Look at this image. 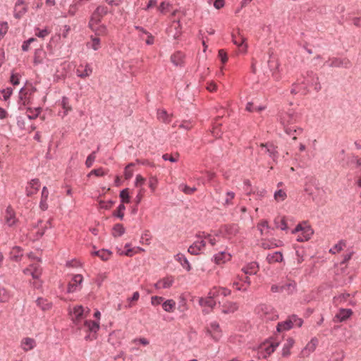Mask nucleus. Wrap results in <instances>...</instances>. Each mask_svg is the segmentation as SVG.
Listing matches in <instances>:
<instances>
[{
  "label": "nucleus",
  "instance_id": "1",
  "mask_svg": "<svg viewBox=\"0 0 361 361\" xmlns=\"http://www.w3.org/2000/svg\"><path fill=\"white\" fill-rule=\"evenodd\" d=\"M299 118V115L293 111H286L281 114V123L283 125L286 134L292 135L293 133L301 134L302 133L303 130L302 128L291 126L292 124L298 122Z\"/></svg>",
  "mask_w": 361,
  "mask_h": 361
},
{
  "label": "nucleus",
  "instance_id": "2",
  "mask_svg": "<svg viewBox=\"0 0 361 361\" xmlns=\"http://www.w3.org/2000/svg\"><path fill=\"white\" fill-rule=\"evenodd\" d=\"M293 233H298L297 240L299 242L307 241L313 234V230L310 226H302L301 224L297 226L292 231Z\"/></svg>",
  "mask_w": 361,
  "mask_h": 361
},
{
  "label": "nucleus",
  "instance_id": "3",
  "mask_svg": "<svg viewBox=\"0 0 361 361\" xmlns=\"http://www.w3.org/2000/svg\"><path fill=\"white\" fill-rule=\"evenodd\" d=\"M256 312L260 317L266 320H274L277 317L274 309L265 304H262L257 307Z\"/></svg>",
  "mask_w": 361,
  "mask_h": 361
},
{
  "label": "nucleus",
  "instance_id": "4",
  "mask_svg": "<svg viewBox=\"0 0 361 361\" xmlns=\"http://www.w3.org/2000/svg\"><path fill=\"white\" fill-rule=\"evenodd\" d=\"M207 334L210 336L215 341H218L222 336L219 324L216 322H211L207 327Z\"/></svg>",
  "mask_w": 361,
  "mask_h": 361
},
{
  "label": "nucleus",
  "instance_id": "5",
  "mask_svg": "<svg viewBox=\"0 0 361 361\" xmlns=\"http://www.w3.org/2000/svg\"><path fill=\"white\" fill-rule=\"evenodd\" d=\"M276 147L270 142L260 145V152L262 153L267 154L274 161L278 157V152Z\"/></svg>",
  "mask_w": 361,
  "mask_h": 361
},
{
  "label": "nucleus",
  "instance_id": "6",
  "mask_svg": "<svg viewBox=\"0 0 361 361\" xmlns=\"http://www.w3.org/2000/svg\"><path fill=\"white\" fill-rule=\"evenodd\" d=\"M319 341L317 338H312L306 346L301 350L300 356L302 357H308L310 353H313L317 346Z\"/></svg>",
  "mask_w": 361,
  "mask_h": 361
},
{
  "label": "nucleus",
  "instance_id": "7",
  "mask_svg": "<svg viewBox=\"0 0 361 361\" xmlns=\"http://www.w3.org/2000/svg\"><path fill=\"white\" fill-rule=\"evenodd\" d=\"M70 314L72 317L73 322L75 324H78L80 321L86 317V315H85L84 308L82 305L75 306L73 310L70 312Z\"/></svg>",
  "mask_w": 361,
  "mask_h": 361
},
{
  "label": "nucleus",
  "instance_id": "8",
  "mask_svg": "<svg viewBox=\"0 0 361 361\" xmlns=\"http://www.w3.org/2000/svg\"><path fill=\"white\" fill-rule=\"evenodd\" d=\"M27 11V5L25 0H18L14 7V17L17 19L20 18Z\"/></svg>",
  "mask_w": 361,
  "mask_h": 361
},
{
  "label": "nucleus",
  "instance_id": "9",
  "mask_svg": "<svg viewBox=\"0 0 361 361\" xmlns=\"http://www.w3.org/2000/svg\"><path fill=\"white\" fill-rule=\"evenodd\" d=\"M216 290H210L209 294H208V298L204 299V298H200V300H199V303L201 306H206V307H209L210 308H214V306L216 305V302L215 300H214V298L215 297H216Z\"/></svg>",
  "mask_w": 361,
  "mask_h": 361
},
{
  "label": "nucleus",
  "instance_id": "10",
  "mask_svg": "<svg viewBox=\"0 0 361 361\" xmlns=\"http://www.w3.org/2000/svg\"><path fill=\"white\" fill-rule=\"evenodd\" d=\"M353 312L350 309H340L334 318L335 322H342L348 319Z\"/></svg>",
  "mask_w": 361,
  "mask_h": 361
},
{
  "label": "nucleus",
  "instance_id": "11",
  "mask_svg": "<svg viewBox=\"0 0 361 361\" xmlns=\"http://www.w3.org/2000/svg\"><path fill=\"white\" fill-rule=\"evenodd\" d=\"M82 276L80 274H76L75 275L72 281L69 283L68 286V293H73L77 290L78 286H80L81 283L82 282Z\"/></svg>",
  "mask_w": 361,
  "mask_h": 361
},
{
  "label": "nucleus",
  "instance_id": "12",
  "mask_svg": "<svg viewBox=\"0 0 361 361\" xmlns=\"http://www.w3.org/2000/svg\"><path fill=\"white\" fill-rule=\"evenodd\" d=\"M242 271L246 275H254L259 271V265L256 262H252L244 267Z\"/></svg>",
  "mask_w": 361,
  "mask_h": 361
},
{
  "label": "nucleus",
  "instance_id": "13",
  "mask_svg": "<svg viewBox=\"0 0 361 361\" xmlns=\"http://www.w3.org/2000/svg\"><path fill=\"white\" fill-rule=\"evenodd\" d=\"M40 187V183L38 179H32L29 186L26 188V194L27 196H32L35 194Z\"/></svg>",
  "mask_w": 361,
  "mask_h": 361
},
{
  "label": "nucleus",
  "instance_id": "14",
  "mask_svg": "<svg viewBox=\"0 0 361 361\" xmlns=\"http://www.w3.org/2000/svg\"><path fill=\"white\" fill-rule=\"evenodd\" d=\"M5 219L9 226H12L16 222L15 212L10 206L6 210Z\"/></svg>",
  "mask_w": 361,
  "mask_h": 361
},
{
  "label": "nucleus",
  "instance_id": "15",
  "mask_svg": "<svg viewBox=\"0 0 361 361\" xmlns=\"http://www.w3.org/2000/svg\"><path fill=\"white\" fill-rule=\"evenodd\" d=\"M283 259V257L282 253L278 251L268 254L267 256V260L269 264L281 262Z\"/></svg>",
  "mask_w": 361,
  "mask_h": 361
},
{
  "label": "nucleus",
  "instance_id": "16",
  "mask_svg": "<svg viewBox=\"0 0 361 361\" xmlns=\"http://www.w3.org/2000/svg\"><path fill=\"white\" fill-rule=\"evenodd\" d=\"M48 196H49V191H48L47 187L44 186L42 188L41 201L39 203V207L43 211L47 210L48 208V204L47 203Z\"/></svg>",
  "mask_w": 361,
  "mask_h": 361
},
{
  "label": "nucleus",
  "instance_id": "17",
  "mask_svg": "<svg viewBox=\"0 0 361 361\" xmlns=\"http://www.w3.org/2000/svg\"><path fill=\"white\" fill-rule=\"evenodd\" d=\"M184 54L180 51H176L171 56V61L176 66H183Z\"/></svg>",
  "mask_w": 361,
  "mask_h": 361
},
{
  "label": "nucleus",
  "instance_id": "18",
  "mask_svg": "<svg viewBox=\"0 0 361 361\" xmlns=\"http://www.w3.org/2000/svg\"><path fill=\"white\" fill-rule=\"evenodd\" d=\"M238 308L236 302H226L223 305L222 312L224 314L233 313Z\"/></svg>",
  "mask_w": 361,
  "mask_h": 361
},
{
  "label": "nucleus",
  "instance_id": "19",
  "mask_svg": "<svg viewBox=\"0 0 361 361\" xmlns=\"http://www.w3.org/2000/svg\"><path fill=\"white\" fill-rule=\"evenodd\" d=\"M35 345V341L31 338H25L21 342V347L25 351L33 349Z\"/></svg>",
  "mask_w": 361,
  "mask_h": 361
},
{
  "label": "nucleus",
  "instance_id": "20",
  "mask_svg": "<svg viewBox=\"0 0 361 361\" xmlns=\"http://www.w3.org/2000/svg\"><path fill=\"white\" fill-rule=\"evenodd\" d=\"M23 256V252L20 247L16 246L13 247L10 252V259L13 261L18 262Z\"/></svg>",
  "mask_w": 361,
  "mask_h": 361
},
{
  "label": "nucleus",
  "instance_id": "21",
  "mask_svg": "<svg viewBox=\"0 0 361 361\" xmlns=\"http://www.w3.org/2000/svg\"><path fill=\"white\" fill-rule=\"evenodd\" d=\"M294 343L295 341L292 338H288L286 339V343H284L282 349V355L283 357H287L290 355V350L293 346Z\"/></svg>",
  "mask_w": 361,
  "mask_h": 361
},
{
  "label": "nucleus",
  "instance_id": "22",
  "mask_svg": "<svg viewBox=\"0 0 361 361\" xmlns=\"http://www.w3.org/2000/svg\"><path fill=\"white\" fill-rule=\"evenodd\" d=\"M176 260L179 262L182 267L186 269L188 271H190L191 269L190 264L185 257V256L182 253H178L175 256Z\"/></svg>",
  "mask_w": 361,
  "mask_h": 361
},
{
  "label": "nucleus",
  "instance_id": "23",
  "mask_svg": "<svg viewBox=\"0 0 361 361\" xmlns=\"http://www.w3.org/2000/svg\"><path fill=\"white\" fill-rule=\"evenodd\" d=\"M214 261L217 264H220L224 263L226 261H228L231 258V255L228 253L225 252H220L216 254L214 257Z\"/></svg>",
  "mask_w": 361,
  "mask_h": 361
},
{
  "label": "nucleus",
  "instance_id": "24",
  "mask_svg": "<svg viewBox=\"0 0 361 361\" xmlns=\"http://www.w3.org/2000/svg\"><path fill=\"white\" fill-rule=\"evenodd\" d=\"M37 305L43 311L51 308V303L49 302L47 299L39 298L36 300Z\"/></svg>",
  "mask_w": 361,
  "mask_h": 361
},
{
  "label": "nucleus",
  "instance_id": "25",
  "mask_svg": "<svg viewBox=\"0 0 361 361\" xmlns=\"http://www.w3.org/2000/svg\"><path fill=\"white\" fill-rule=\"evenodd\" d=\"M92 255H97L100 257L103 261H106L109 259L111 252L108 250L102 249L101 250L94 251Z\"/></svg>",
  "mask_w": 361,
  "mask_h": 361
},
{
  "label": "nucleus",
  "instance_id": "26",
  "mask_svg": "<svg viewBox=\"0 0 361 361\" xmlns=\"http://www.w3.org/2000/svg\"><path fill=\"white\" fill-rule=\"evenodd\" d=\"M84 326L92 332H97L99 329V322L92 320H86L84 322Z\"/></svg>",
  "mask_w": 361,
  "mask_h": 361
},
{
  "label": "nucleus",
  "instance_id": "27",
  "mask_svg": "<svg viewBox=\"0 0 361 361\" xmlns=\"http://www.w3.org/2000/svg\"><path fill=\"white\" fill-rule=\"evenodd\" d=\"M291 322V320H289L288 319H287L286 321L283 322H279L276 326L277 331L281 332L283 331L290 329L291 328H293Z\"/></svg>",
  "mask_w": 361,
  "mask_h": 361
},
{
  "label": "nucleus",
  "instance_id": "28",
  "mask_svg": "<svg viewBox=\"0 0 361 361\" xmlns=\"http://www.w3.org/2000/svg\"><path fill=\"white\" fill-rule=\"evenodd\" d=\"M175 306L176 302L172 299L167 300L162 304L163 309L167 312H173L175 310Z\"/></svg>",
  "mask_w": 361,
  "mask_h": 361
},
{
  "label": "nucleus",
  "instance_id": "29",
  "mask_svg": "<svg viewBox=\"0 0 361 361\" xmlns=\"http://www.w3.org/2000/svg\"><path fill=\"white\" fill-rule=\"evenodd\" d=\"M296 288V283L295 281H291L288 283H286L281 286V289L283 291H286L288 294H292L295 290Z\"/></svg>",
  "mask_w": 361,
  "mask_h": 361
},
{
  "label": "nucleus",
  "instance_id": "30",
  "mask_svg": "<svg viewBox=\"0 0 361 361\" xmlns=\"http://www.w3.org/2000/svg\"><path fill=\"white\" fill-rule=\"evenodd\" d=\"M286 197H287V194L282 189H279L274 192V198L278 202L285 200Z\"/></svg>",
  "mask_w": 361,
  "mask_h": 361
},
{
  "label": "nucleus",
  "instance_id": "31",
  "mask_svg": "<svg viewBox=\"0 0 361 361\" xmlns=\"http://www.w3.org/2000/svg\"><path fill=\"white\" fill-rule=\"evenodd\" d=\"M125 233V228L121 224H116L113 228V235L114 237H118L122 235Z\"/></svg>",
  "mask_w": 361,
  "mask_h": 361
},
{
  "label": "nucleus",
  "instance_id": "32",
  "mask_svg": "<svg viewBox=\"0 0 361 361\" xmlns=\"http://www.w3.org/2000/svg\"><path fill=\"white\" fill-rule=\"evenodd\" d=\"M278 346H279L278 342H272L270 344H269L268 345H264V347L263 349L265 350L266 355H264L263 356L267 357V355H271L273 352H274V350H276V348Z\"/></svg>",
  "mask_w": 361,
  "mask_h": 361
},
{
  "label": "nucleus",
  "instance_id": "33",
  "mask_svg": "<svg viewBox=\"0 0 361 361\" xmlns=\"http://www.w3.org/2000/svg\"><path fill=\"white\" fill-rule=\"evenodd\" d=\"M102 18V16L94 11L89 22V26L91 29L94 30V26L101 21Z\"/></svg>",
  "mask_w": 361,
  "mask_h": 361
},
{
  "label": "nucleus",
  "instance_id": "34",
  "mask_svg": "<svg viewBox=\"0 0 361 361\" xmlns=\"http://www.w3.org/2000/svg\"><path fill=\"white\" fill-rule=\"evenodd\" d=\"M274 223L276 225V227L278 228H280L281 230L286 231L288 229V226L286 221L284 217L279 219L276 218L274 220Z\"/></svg>",
  "mask_w": 361,
  "mask_h": 361
},
{
  "label": "nucleus",
  "instance_id": "35",
  "mask_svg": "<svg viewBox=\"0 0 361 361\" xmlns=\"http://www.w3.org/2000/svg\"><path fill=\"white\" fill-rule=\"evenodd\" d=\"M40 112H41V109L40 108H36L34 110H32V109L29 108V109H27V110L26 111L27 117L30 120L35 119L39 116Z\"/></svg>",
  "mask_w": 361,
  "mask_h": 361
},
{
  "label": "nucleus",
  "instance_id": "36",
  "mask_svg": "<svg viewBox=\"0 0 361 361\" xmlns=\"http://www.w3.org/2000/svg\"><path fill=\"white\" fill-rule=\"evenodd\" d=\"M92 72V68L89 65H86L85 69L81 72L80 69H77V75L81 78L88 77Z\"/></svg>",
  "mask_w": 361,
  "mask_h": 361
},
{
  "label": "nucleus",
  "instance_id": "37",
  "mask_svg": "<svg viewBox=\"0 0 361 361\" xmlns=\"http://www.w3.org/2000/svg\"><path fill=\"white\" fill-rule=\"evenodd\" d=\"M30 267L32 269V277L33 279H39L42 274V269L40 266L38 264H31Z\"/></svg>",
  "mask_w": 361,
  "mask_h": 361
},
{
  "label": "nucleus",
  "instance_id": "38",
  "mask_svg": "<svg viewBox=\"0 0 361 361\" xmlns=\"http://www.w3.org/2000/svg\"><path fill=\"white\" fill-rule=\"evenodd\" d=\"M87 47L94 50H98L100 48V39L96 37H91V42L87 43Z\"/></svg>",
  "mask_w": 361,
  "mask_h": 361
},
{
  "label": "nucleus",
  "instance_id": "39",
  "mask_svg": "<svg viewBox=\"0 0 361 361\" xmlns=\"http://www.w3.org/2000/svg\"><path fill=\"white\" fill-rule=\"evenodd\" d=\"M343 62L339 59H332L330 61H326L324 63L325 66H328L329 67H340L343 65Z\"/></svg>",
  "mask_w": 361,
  "mask_h": 361
},
{
  "label": "nucleus",
  "instance_id": "40",
  "mask_svg": "<svg viewBox=\"0 0 361 361\" xmlns=\"http://www.w3.org/2000/svg\"><path fill=\"white\" fill-rule=\"evenodd\" d=\"M289 320H291L292 326L300 327L302 325L303 321L301 318L298 317L296 315L293 314L288 317Z\"/></svg>",
  "mask_w": 361,
  "mask_h": 361
},
{
  "label": "nucleus",
  "instance_id": "41",
  "mask_svg": "<svg viewBox=\"0 0 361 361\" xmlns=\"http://www.w3.org/2000/svg\"><path fill=\"white\" fill-rule=\"evenodd\" d=\"M9 298L8 292L4 287L0 286V302H6L8 301Z\"/></svg>",
  "mask_w": 361,
  "mask_h": 361
},
{
  "label": "nucleus",
  "instance_id": "42",
  "mask_svg": "<svg viewBox=\"0 0 361 361\" xmlns=\"http://www.w3.org/2000/svg\"><path fill=\"white\" fill-rule=\"evenodd\" d=\"M126 209V207L123 204H120L116 210L113 213V215L117 216L120 219H123L124 216L123 211Z\"/></svg>",
  "mask_w": 361,
  "mask_h": 361
},
{
  "label": "nucleus",
  "instance_id": "43",
  "mask_svg": "<svg viewBox=\"0 0 361 361\" xmlns=\"http://www.w3.org/2000/svg\"><path fill=\"white\" fill-rule=\"evenodd\" d=\"M120 197L121 199V204L128 203L130 202V196L128 189L126 188L120 192Z\"/></svg>",
  "mask_w": 361,
  "mask_h": 361
},
{
  "label": "nucleus",
  "instance_id": "44",
  "mask_svg": "<svg viewBox=\"0 0 361 361\" xmlns=\"http://www.w3.org/2000/svg\"><path fill=\"white\" fill-rule=\"evenodd\" d=\"M135 165V163L133 162H131L130 164H128L126 168H125V171H124V176H125V178L126 179H130L132 178L133 175V171L130 169L131 167L134 166Z\"/></svg>",
  "mask_w": 361,
  "mask_h": 361
},
{
  "label": "nucleus",
  "instance_id": "45",
  "mask_svg": "<svg viewBox=\"0 0 361 361\" xmlns=\"http://www.w3.org/2000/svg\"><path fill=\"white\" fill-rule=\"evenodd\" d=\"M159 281L163 288H169L173 283V279L172 277H166Z\"/></svg>",
  "mask_w": 361,
  "mask_h": 361
},
{
  "label": "nucleus",
  "instance_id": "46",
  "mask_svg": "<svg viewBox=\"0 0 361 361\" xmlns=\"http://www.w3.org/2000/svg\"><path fill=\"white\" fill-rule=\"evenodd\" d=\"M197 237L198 238H204V240L207 239L212 246L217 242L215 238L212 237L210 234H204V233H203L202 235H197Z\"/></svg>",
  "mask_w": 361,
  "mask_h": 361
},
{
  "label": "nucleus",
  "instance_id": "47",
  "mask_svg": "<svg viewBox=\"0 0 361 361\" xmlns=\"http://www.w3.org/2000/svg\"><path fill=\"white\" fill-rule=\"evenodd\" d=\"M232 38L233 43L237 46L243 45L245 41V38L241 36L240 34H238V35L233 34L232 35Z\"/></svg>",
  "mask_w": 361,
  "mask_h": 361
},
{
  "label": "nucleus",
  "instance_id": "48",
  "mask_svg": "<svg viewBox=\"0 0 361 361\" xmlns=\"http://www.w3.org/2000/svg\"><path fill=\"white\" fill-rule=\"evenodd\" d=\"M212 290H216V296L219 295L227 296L231 294V290L225 288H214Z\"/></svg>",
  "mask_w": 361,
  "mask_h": 361
},
{
  "label": "nucleus",
  "instance_id": "49",
  "mask_svg": "<svg viewBox=\"0 0 361 361\" xmlns=\"http://www.w3.org/2000/svg\"><path fill=\"white\" fill-rule=\"evenodd\" d=\"M96 159V152H92L87 158L85 161V165L87 168H90L92 166L94 160Z\"/></svg>",
  "mask_w": 361,
  "mask_h": 361
},
{
  "label": "nucleus",
  "instance_id": "50",
  "mask_svg": "<svg viewBox=\"0 0 361 361\" xmlns=\"http://www.w3.org/2000/svg\"><path fill=\"white\" fill-rule=\"evenodd\" d=\"M180 189L185 194L187 195H191L197 189L196 188L193 187V188H190L186 185H180L179 186Z\"/></svg>",
  "mask_w": 361,
  "mask_h": 361
},
{
  "label": "nucleus",
  "instance_id": "51",
  "mask_svg": "<svg viewBox=\"0 0 361 361\" xmlns=\"http://www.w3.org/2000/svg\"><path fill=\"white\" fill-rule=\"evenodd\" d=\"M8 25L6 22L0 23V38L3 37L7 32Z\"/></svg>",
  "mask_w": 361,
  "mask_h": 361
},
{
  "label": "nucleus",
  "instance_id": "52",
  "mask_svg": "<svg viewBox=\"0 0 361 361\" xmlns=\"http://www.w3.org/2000/svg\"><path fill=\"white\" fill-rule=\"evenodd\" d=\"M193 126L191 121H183L179 126L180 128H183L186 130H190Z\"/></svg>",
  "mask_w": 361,
  "mask_h": 361
},
{
  "label": "nucleus",
  "instance_id": "53",
  "mask_svg": "<svg viewBox=\"0 0 361 361\" xmlns=\"http://www.w3.org/2000/svg\"><path fill=\"white\" fill-rule=\"evenodd\" d=\"M3 94L4 99L7 101L13 93V89L11 87H7L1 90Z\"/></svg>",
  "mask_w": 361,
  "mask_h": 361
},
{
  "label": "nucleus",
  "instance_id": "54",
  "mask_svg": "<svg viewBox=\"0 0 361 361\" xmlns=\"http://www.w3.org/2000/svg\"><path fill=\"white\" fill-rule=\"evenodd\" d=\"M107 276L106 273H99L95 280L98 286H101L103 281L106 279Z\"/></svg>",
  "mask_w": 361,
  "mask_h": 361
},
{
  "label": "nucleus",
  "instance_id": "55",
  "mask_svg": "<svg viewBox=\"0 0 361 361\" xmlns=\"http://www.w3.org/2000/svg\"><path fill=\"white\" fill-rule=\"evenodd\" d=\"M114 204V202L112 201V200H109L107 202H105V201H102L101 200L99 202V206L101 208H103V209H110L112 205Z\"/></svg>",
  "mask_w": 361,
  "mask_h": 361
},
{
  "label": "nucleus",
  "instance_id": "56",
  "mask_svg": "<svg viewBox=\"0 0 361 361\" xmlns=\"http://www.w3.org/2000/svg\"><path fill=\"white\" fill-rule=\"evenodd\" d=\"M100 16L103 17L108 13V8L106 6H99L94 11Z\"/></svg>",
  "mask_w": 361,
  "mask_h": 361
},
{
  "label": "nucleus",
  "instance_id": "57",
  "mask_svg": "<svg viewBox=\"0 0 361 361\" xmlns=\"http://www.w3.org/2000/svg\"><path fill=\"white\" fill-rule=\"evenodd\" d=\"M157 116L159 120H161L164 122L167 121L168 114L165 110L158 111Z\"/></svg>",
  "mask_w": 361,
  "mask_h": 361
},
{
  "label": "nucleus",
  "instance_id": "58",
  "mask_svg": "<svg viewBox=\"0 0 361 361\" xmlns=\"http://www.w3.org/2000/svg\"><path fill=\"white\" fill-rule=\"evenodd\" d=\"M92 174L95 175L96 176H103L106 173L104 171L102 168H99V169H93L92 171H91V172L88 174V176H90Z\"/></svg>",
  "mask_w": 361,
  "mask_h": 361
},
{
  "label": "nucleus",
  "instance_id": "59",
  "mask_svg": "<svg viewBox=\"0 0 361 361\" xmlns=\"http://www.w3.org/2000/svg\"><path fill=\"white\" fill-rule=\"evenodd\" d=\"M200 240H197V241L194 242L193 244H194V245L197 246V248L200 252L202 250V249L205 247L206 242L204 238H200Z\"/></svg>",
  "mask_w": 361,
  "mask_h": 361
},
{
  "label": "nucleus",
  "instance_id": "60",
  "mask_svg": "<svg viewBox=\"0 0 361 361\" xmlns=\"http://www.w3.org/2000/svg\"><path fill=\"white\" fill-rule=\"evenodd\" d=\"M235 197V193L233 192H228L226 193V197L225 199V202H224V204L225 205H229L231 204V200L234 198Z\"/></svg>",
  "mask_w": 361,
  "mask_h": 361
},
{
  "label": "nucleus",
  "instance_id": "61",
  "mask_svg": "<svg viewBox=\"0 0 361 361\" xmlns=\"http://www.w3.org/2000/svg\"><path fill=\"white\" fill-rule=\"evenodd\" d=\"M164 300V298L160 296H152L151 298V303L152 305H157L161 304Z\"/></svg>",
  "mask_w": 361,
  "mask_h": 361
},
{
  "label": "nucleus",
  "instance_id": "62",
  "mask_svg": "<svg viewBox=\"0 0 361 361\" xmlns=\"http://www.w3.org/2000/svg\"><path fill=\"white\" fill-rule=\"evenodd\" d=\"M219 57L223 63H225L228 60L227 54L224 49L219 51Z\"/></svg>",
  "mask_w": 361,
  "mask_h": 361
},
{
  "label": "nucleus",
  "instance_id": "63",
  "mask_svg": "<svg viewBox=\"0 0 361 361\" xmlns=\"http://www.w3.org/2000/svg\"><path fill=\"white\" fill-rule=\"evenodd\" d=\"M49 34V31L47 29H43L42 30H39L35 33V35L39 38H44Z\"/></svg>",
  "mask_w": 361,
  "mask_h": 361
},
{
  "label": "nucleus",
  "instance_id": "64",
  "mask_svg": "<svg viewBox=\"0 0 361 361\" xmlns=\"http://www.w3.org/2000/svg\"><path fill=\"white\" fill-rule=\"evenodd\" d=\"M162 159L165 161H169L171 162H176L178 159L169 154H164L162 156Z\"/></svg>",
  "mask_w": 361,
  "mask_h": 361
}]
</instances>
